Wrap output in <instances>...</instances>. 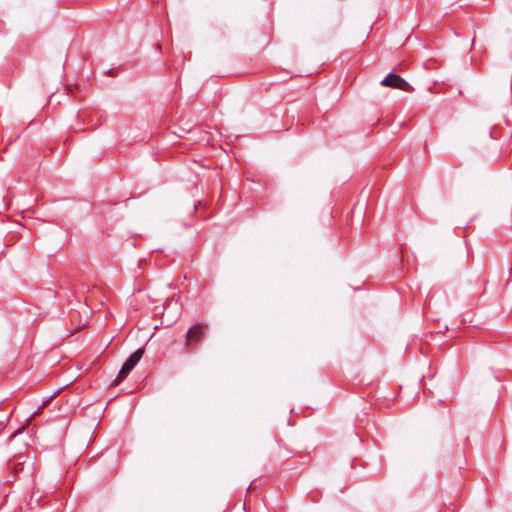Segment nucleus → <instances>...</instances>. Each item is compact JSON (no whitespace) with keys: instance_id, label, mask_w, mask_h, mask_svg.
<instances>
[{"instance_id":"1","label":"nucleus","mask_w":512,"mask_h":512,"mask_svg":"<svg viewBox=\"0 0 512 512\" xmlns=\"http://www.w3.org/2000/svg\"><path fill=\"white\" fill-rule=\"evenodd\" d=\"M144 354V350L142 348L137 349L123 364L121 367L119 374L116 378L117 383L123 381L128 374L133 370V368L138 364Z\"/></svg>"},{"instance_id":"5","label":"nucleus","mask_w":512,"mask_h":512,"mask_svg":"<svg viewBox=\"0 0 512 512\" xmlns=\"http://www.w3.org/2000/svg\"><path fill=\"white\" fill-rule=\"evenodd\" d=\"M206 325L196 324L190 327L185 335V346L188 348L195 347L205 336Z\"/></svg>"},{"instance_id":"2","label":"nucleus","mask_w":512,"mask_h":512,"mask_svg":"<svg viewBox=\"0 0 512 512\" xmlns=\"http://www.w3.org/2000/svg\"><path fill=\"white\" fill-rule=\"evenodd\" d=\"M144 354V350L142 348L137 349L123 364L121 367L119 374L116 378L117 383L123 381L128 374L133 370V368L138 364Z\"/></svg>"},{"instance_id":"3","label":"nucleus","mask_w":512,"mask_h":512,"mask_svg":"<svg viewBox=\"0 0 512 512\" xmlns=\"http://www.w3.org/2000/svg\"><path fill=\"white\" fill-rule=\"evenodd\" d=\"M144 354V350L142 348L137 349L123 364L121 367L119 374L116 378L117 383L123 381L128 374L133 370V368L138 364Z\"/></svg>"},{"instance_id":"6","label":"nucleus","mask_w":512,"mask_h":512,"mask_svg":"<svg viewBox=\"0 0 512 512\" xmlns=\"http://www.w3.org/2000/svg\"><path fill=\"white\" fill-rule=\"evenodd\" d=\"M381 85L402 91H413V87L402 77L394 73H389L382 81Z\"/></svg>"},{"instance_id":"4","label":"nucleus","mask_w":512,"mask_h":512,"mask_svg":"<svg viewBox=\"0 0 512 512\" xmlns=\"http://www.w3.org/2000/svg\"><path fill=\"white\" fill-rule=\"evenodd\" d=\"M144 354V350L142 348L137 349L123 364L121 367L119 374L116 378L117 383L123 381L128 374L133 370V368L138 364Z\"/></svg>"}]
</instances>
